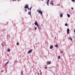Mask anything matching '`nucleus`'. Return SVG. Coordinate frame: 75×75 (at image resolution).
<instances>
[{
	"label": "nucleus",
	"mask_w": 75,
	"mask_h": 75,
	"mask_svg": "<svg viewBox=\"0 0 75 75\" xmlns=\"http://www.w3.org/2000/svg\"><path fill=\"white\" fill-rule=\"evenodd\" d=\"M28 14L29 15H30V16H31V11H29Z\"/></svg>",
	"instance_id": "nucleus-8"
},
{
	"label": "nucleus",
	"mask_w": 75,
	"mask_h": 75,
	"mask_svg": "<svg viewBox=\"0 0 75 75\" xmlns=\"http://www.w3.org/2000/svg\"><path fill=\"white\" fill-rule=\"evenodd\" d=\"M57 6H61V5L60 4H58Z\"/></svg>",
	"instance_id": "nucleus-24"
},
{
	"label": "nucleus",
	"mask_w": 75,
	"mask_h": 75,
	"mask_svg": "<svg viewBox=\"0 0 75 75\" xmlns=\"http://www.w3.org/2000/svg\"><path fill=\"white\" fill-rule=\"evenodd\" d=\"M42 0V1H43V0Z\"/></svg>",
	"instance_id": "nucleus-35"
},
{
	"label": "nucleus",
	"mask_w": 75,
	"mask_h": 75,
	"mask_svg": "<svg viewBox=\"0 0 75 75\" xmlns=\"http://www.w3.org/2000/svg\"><path fill=\"white\" fill-rule=\"evenodd\" d=\"M9 62V61L7 62H6V64H8Z\"/></svg>",
	"instance_id": "nucleus-14"
},
{
	"label": "nucleus",
	"mask_w": 75,
	"mask_h": 75,
	"mask_svg": "<svg viewBox=\"0 0 75 75\" xmlns=\"http://www.w3.org/2000/svg\"><path fill=\"white\" fill-rule=\"evenodd\" d=\"M25 11H27V9H25Z\"/></svg>",
	"instance_id": "nucleus-28"
},
{
	"label": "nucleus",
	"mask_w": 75,
	"mask_h": 75,
	"mask_svg": "<svg viewBox=\"0 0 75 75\" xmlns=\"http://www.w3.org/2000/svg\"><path fill=\"white\" fill-rule=\"evenodd\" d=\"M45 69H47V67H45Z\"/></svg>",
	"instance_id": "nucleus-27"
},
{
	"label": "nucleus",
	"mask_w": 75,
	"mask_h": 75,
	"mask_svg": "<svg viewBox=\"0 0 75 75\" xmlns=\"http://www.w3.org/2000/svg\"><path fill=\"white\" fill-rule=\"evenodd\" d=\"M49 2H47V5H48V6H49V5H48V3H49Z\"/></svg>",
	"instance_id": "nucleus-19"
},
{
	"label": "nucleus",
	"mask_w": 75,
	"mask_h": 75,
	"mask_svg": "<svg viewBox=\"0 0 75 75\" xmlns=\"http://www.w3.org/2000/svg\"><path fill=\"white\" fill-rule=\"evenodd\" d=\"M60 58H61V56H59V57H58V58L59 59H60Z\"/></svg>",
	"instance_id": "nucleus-17"
},
{
	"label": "nucleus",
	"mask_w": 75,
	"mask_h": 75,
	"mask_svg": "<svg viewBox=\"0 0 75 75\" xmlns=\"http://www.w3.org/2000/svg\"><path fill=\"white\" fill-rule=\"evenodd\" d=\"M37 12H38V13H40L41 14V15L42 16V12L40 10H37Z\"/></svg>",
	"instance_id": "nucleus-1"
},
{
	"label": "nucleus",
	"mask_w": 75,
	"mask_h": 75,
	"mask_svg": "<svg viewBox=\"0 0 75 75\" xmlns=\"http://www.w3.org/2000/svg\"><path fill=\"white\" fill-rule=\"evenodd\" d=\"M65 26H68V24L67 23H65Z\"/></svg>",
	"instance_id": "nucleus-15"
},
{
	"label": "nucleus",
	"mask_w": 75,
	"mask_h": 75,
	"mask_svg": "<svg viewBox=\"0 0 75 75\" xmlns=\"http://www.w3.org/2000/svg\"><path fill=\"white\" fill-rule=\"evenodd\" d=\"M53 48V45L50 46V49H52Z\"/></svg>",
	"instance_id": "nucleus-9"
},
{
	"label": "nucleus",
	"mask_w": 75,
	"mask_h": 75,
	"mask_svg": "<svg viewBox=\"0 0 75 75\" xmlns=\"http://www.w3.org/2000/svg\"><path fill=\"white\" fill-rule=\"evenodd\" d=\"M55 47L56 48H58V45H56L55 46Z\"/></svg>",
	"instance_id": "nucleus-12"
},
{
	"label": "nucleus",
	"mask_w": 75,
	"mask_h": 75,
	"mask_svg": "<svg viewBox=\"0 0 75 75\" xmlns=\"http://www.w3.org/2000/svg\"><path fill=\"white\" fill-rule=\"evenodd\" d=\"M1 72H3V70H2Z\"/></svg>",
	"instance_id": "nucleus-30"
},
{
	"label": "nucleus",
	"mask_w": 75,
	"mask_h": 75,
	"mask_svg": "<svg viewBox=\"0 0 75 75\" xmlns=\"http://www.w3.org/2000/svg\"><path fill=\"white\" fill-rule=\"evenodd\" d=\"M61 53L62 54V51H61Z\"/></svg>",
	"instance_id": "nucleus-26"
},
{
	"label": "nucleus",
	"mask_w": 75,
	"mask_h": 75,
	"mask_svg": "<svg viewBox=\"0 0 75 75\" xmlns=\"http://www.w3.org/2000/svg\"><path fill=\"white\" fill-rule=\"evenodd\" d=\"M67 16L68 17H70V15L69 14H67Z\"/></svg>",
	"instance_id": "nucleus-13"
},
{
	"label": "nucleus",
	"mask_w": 75,
	"mask_h": 75,
	"mask_svg": "<svg viewBox=\"0 0 75 75\" xmlns=\"http://www.w3.org/2000/svg\"><path fill=\"white\" fill-rule=\"evenodd\" d=\"M17 61L16 60V62Z\"/></svg>",
	"instance_id": "nucleus-34"
},
{
	"label": "nucleus",
	"mask_w": 75,
	"mask_h": 75,
	"mask_svg": "<svg viewBox=\"0 0 75 75\" xmlns=\"http://www.w3.org/2000/svg\"><path fill=\"white\" fill-rule=\"evenodd\" d=\"M45 67H47V66L45 65Z\"/></svg>",
	"instance_id": "nucleus-31"
},
{
	"label": "nucleus",
	"mask_w": 75,
	"mask_h": 75,
	"mask_svg": "<svg viewBox=\"0 0 75 75\" xmlns=\"http://www.w3.org/2000/svg\"><path fill=\"white\" fill-rule=\"evenodd\" d=\"M72 1H73L74 2H75V0H71Z\"/></svg>",
	"instance_id": "nucleus-20"
},
{
	"label": "nucleus",
	"mask_w": 75,
	"mask_h": 75,
	"mask_svg": "<svg viewBox=\"0 0 75 75\" xmlns=\"http://www.w3.org/2000/svg\"><path fill=\"white\" fill-rule=\"evenodd\" d=\"M47 2H49V0H47Z\"/></svg>",
	"instance_id": "nucleus-29"
},
{
	"label": "nucleus",
	"mask_w": 75,
	"mask_h": 75,
	"mask_svg": "<svg viewBox=\"0 0 75 75\" xmlns=\"http://www.w3.org/2000/svg\"><path fill=\"white\" fill-rule=\"evenodd\" d=\"M28 5L26 4L25 5V7H24V8H28Z\"/></svg>",
	"instance_id": "nucleus-4"
},
{
	"label": "nucleus",
	"mask_w": 75,
	"mask_h": 75,
	"mask_svg": "<svg viewBox=\"0 0 75 75\" xmlns=\"http://www.w3.org/2000/svg\"><path fill=\"white\" fill-rule=\"evenodd\" d=\"M14 0V1H16V0Z\"/></svg>",
	"instance_id": "nucleus-33"
},
{
	"label": "nucleus",
	"mask_w": 75,
	"mask_h": 75,
	"mask_svg": "<svg viewBox=\"0 0 75 75\" xmlns=\"http://www.w3.org/2000/svg\"><path fill=\"white\" fill-rule=\"evenodd\" d=\"M52 5V6H53V4H53V3L51 2V3H50Z\"/></svg>",
	"instance_id": "nucleus-16"
},
{
	"label": "nucleus",
	"mask_w": 75,
	"mask_h": 75,
	"mask_svg": "<svg viewBox=\"0 0 75 75\" xmlns=\"http://www.w3.org/2000/svg\"><path fill=\"white\" fill-rule=\"evenodd\" d=\"M47 62L48 64V63H47V65H48V64H51V62Z\"/></svg>",
	"instance_id": "nucleus-7"
},
{
	"label": "nucleus",
	"mask_w": 75,
	"mask_h": 75,
	"mask_svg": "<svg viewBox=\"0 0 75 75\" xmlns=\"http://www.w3.org/2000/svg\"><path fill=\"white\" fill-rule=\"evenodd\" d=\"M28 8V10H30V9H29V8L28 7V8Z\"/></svg>",
	"instance_id": "nucleus-22"
},
{
	"label": "nucleus",
	"mask_w": 75,
	"mask_h": 75,
	"mask_svg": "<svg viewBox=\"0 0 75 75\" xmlns=\"http://www.w3.org/2000/svg\"><path fill=\"white\" fill-rule=\"evenodd\" d=\"M73 9H74V8H71V9L73 10Z\"/></svg>",
	"instance_id": "nucleus-25"
},
{
	"label": "nucleus",
	"mask_w": 75,
	"mask_h": 75,
	"mask_svg": "<svg viewBox=\"0 0 75 75\" xmlns=\"http://www.w3.org/2000/svg\"><path fill=\"white\" fill-rule=\"evenodd\" d=\"M69 40H71V41H72V39L71 37H69Z\"/></svg>",
	"instance_id": "nucleus-6"
},
{
	"label": "nucleus",
	"mask_w": 75,
	"mask_h": 75,
	"mask_svg": "<svg viewBox=\"0 0 75 75\" xmlns=\"http://www.w3.org/2000/svg\"><path fill=\"white\" fill-rule=\"evenodd\" d=\"M16 45H19V43H18V42H17V43H16Z\"/></svg>",
	"instance_id": "nucleus-18"
},
{
	"label": "nucleus",
	"mask_w": 75,
	"mask_h": 75,
	"mask_svg": "<svg viewBox=\"0 0 75 75\" xmlns=\"http://www.w3.org/2000/svg\"><path fill=\"white\" fill-rule=\"evenodd\" d=\"M7 51L8 52H10V49H8L7 50Z\"/></svg>",
	"instance_id": "nucleus-10"
},
{
	"label": "nucleus",
	"mask_w": 75,
	"mask_h": 75,
	"mask_svg": "<svg viewBox=\"0 0 75 75\" xmlns=\"http://www.w3.org/2000/svg\"><path fill=\"white\" fill-rule=\"evenodd\" d=\"M35 24L38 27V28L39 29H40V28H39V26H38V23L37 21H36L35 22Z\"/></svg>",
	"instance_id": "nucleus-2"
},
{
	"label": "nucleus",
	"mask_w": 75,
	"mask_h": 75,
	"mask_svg": "<svg viewBox=\"0 0 75 75\" xmlns=\"http://www.w3.org/2000/svg\"><path fill=\"white\" fill-rule=\"evenodd\" d=\"M33 51V50H29L28 52V54H30L31 52Z\"/></svg>",
	"instance_id": "nucleus-5"
},
{
	"label": "nucleus",
	"mask_w": 75,
	"mask_h": 75,
	"mask_svg": "<svg viewBox=\"0 0 75 75\" xmlns=\"http://www.w3.org/2000/svg\"><path fill=\"white\" fill-rule=\"evenodd\" d=\"M60 17H63V14H60Z\"/></svg>",
	"instance_id": "nucleus-11"
},
{
	"label": "nucleus",
	"mask_w": 75,
	"mask_h": 75,
	"mask_svg": "<svg viewBox=\"0 0 75 75\" xmlns=\"http://www.w3.org/2000/svg\"><path fill=\"white\" fill-rule=\"evenodd\" d=\"M67 34H69V29L68 28L67 30Z\"/></svg>",
	"instance_id": "nucleus-3"
},
{
	"label": "nucleus",
	"mask_w": 75,
	"mask_h": 75,
	"mask_svg": "<svg viewBox=\"0 0 75 75\" xmlns=\"http://www.w3.org/2000/svg\"><path fill=\"white\" fill-rule=\"evenodd\" d=\"M41 75H42V74H41V73H40Z\"/></svg>",
	"instance_id": "nucleus-32"
},
{
	"label": "nucleus",
	"mask_w": 75,
	"mask_h": 75,
	"mask_svg": "<svg viewBox=\"0 0 75 75\" xmlns=\"http://www.w3.org/2000/svg\"><path fill=\"white\" fill-rule=\"evenodd\" d=\"M35 30H37V28H36H36H35Z\"/></svg>",
	"instance_id": "nucleus-23"
},
{
	"label": "nucleus",
	"mask_w": 75,
	"mask_h": 75,
	"mask_svg": "<svg viewBox=\"0 0 75 75\" xmlns=\"http://www.w3.org/2000/svg\"><path fill=\"white\" fill-rule=\"evenodd\" d=\"M29 10H30L31 11V7L30 8H29Z\"/></svg>",
	"instance_id": "nucleus-21"
}]
</instances>
